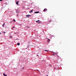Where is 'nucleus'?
Instances as JSON below:
<instances>
[{
  "label": "nucleus",
  "mask_w": 76,
  "mask_h": 76,
  "mask_svg": "<svg viewBox=\"0 0 76 76\" xmlns=\"http://www.w3.org/2000/svg\"><path fill=\"white\" fill-rule=\"evenodd\" d=\"M18 3H19V1H17V2H16V4H17V5H18L19 4Z\"/></svg>",
  "instance_id": "obj_5"
},
{
  "label": "nucleus",
  "mask_w": 76,
  "mask_h": 76,
  "mask_svg": "<svg viewBox=\"0 0 76 76\" xmlns=\"http://www.w3.org/2000/svg\"><path fill=\"white\" fill-rule=\"evenodd\" d=\"M13 20L14 22H16V20H15V19H13Z\"/></svg>",
  "instance_id": "obj_9"
},
{
  "label": "nucleus",
  "mask_w": 76,
  "mask_h": 76,
  "mask_svg": "<svg viewBox=\"0 0 76 76\" xmlns=\"http://www.w3.org/2000/svg\"><path fill=\"white\" fill-rule=\"evenodd\" d=\"M37 56H38V55H37Z\"/></svg>",
  "instance_id": "obj_25"
},
{
  "label": "nucleus",
  "mask_w": 76,
  "mask_h": 76,
  "mask_svg": "<svg viewBox=\"0 0 76 76\" xmlns=\"http://www.w3.org/2000/svg\"><path fill=\"white\" fill-rule=\"evenodd\" d=\"M17 16H18V14H17Z\"/></svg>",
  "instance_id": "obj_23"
},
{
  "label": "nucleus",
  "mask_w": 76,
  "mask_h": 76,
  "mask_svg": "<svg viewBox=\"0 0 76 76\" xmlns=\"http://www.w3.org/2000/svg\"><path fill=\"white\" fill-rule=\"evenodd\" d=\"M39 13V11H36V12H34V13Z\"/></svg>",
  "instance_id": "obj_3"
},
{
  "label": "nucleus",
  "mask_w": 76,
  "mask_h": 76,
  "mask_svg": "<svg viewBox=\"0 0 76 76\" xmlns=\"http://www.w3.org/2000/svg\"><path fill=\"white\" fill-rule=\"evenodd\" d=\"M3 0H0V1H1Z\"/></svg>",
  "instance_id": "obj_17"
},
{
  "label": "nucleus",
  "mask_w": 76,
  "mask_h": 76,
  "mask_svg": "<svg viewBox=\"0 0 76 76\" xmlns=\"http://www.w3.org/2000/svg\"><path fill=\"white\" fill-rule=\"evenodd\" d=\"M1 34V33L0 32V34Z\"/></svg>",
  "instance_id": "obj_24"
},
{
  "label": "nucleus",
  "mask_w": 76,
  "mask_h": 76,
  "mask_svg": "<svg viewBox=\"0 0 76 76\" xmlns=\"http://www.w3.org/2000/svg\"><path fill=\"white\" fill-rule=\"evenodd\" d=\"M14 34H16V33H14Z\"/></svg>",
  "instance_id": "obj_21"
},
{
  "label": "nucleus",
  "mask_w": 76,
  "mask_h": 76,
  "mask_svg": "<svg viewBox=\"0 0 76 76\" xmlns=\"http://www.w3.org/2000/svg\"><path fill=\"white\" fill-rule=\"evenodd\" d=\"M24 68H25V67H23V68H22V69H24Z\"/></svg>",
  "instance_id": "obj_13"
},
{
  "label": "nucleus",
  "mask_w": 76,
  "mask_h": 76,
  "mask_svg": "<svg viewBox=\"0 0 76 76\" xmlns=\"http://www.w3.org/2000/svg\"><path fill=\"white\" fill-rule=\"evenodd\" d=\"M45 9L46 10V11H47V9L45 8Z\"/></svg>",
  "instance_id": "obj_14"
},
{
  "label": "nucleus",
  "mask_w": 76,
  "mask_h": 76,
  "mask_svg": "<svg viewBox=\"0 0 76 76\" xmlns=\"http://www.w3.org/2000/svg\"><path fill=\"white\" fill-rule=\"evenodd\" d=\"M36 22H37V23H40V21H39V20H37V21H36Z\"/></svg>",
  "instance_id": "obj_2"
},
{
  "label": "nucleus",
  "mask_w": 76,
  "mask_h": 76,
  "mask_svg": "<svg viewBox=\"0 0 76 76\" xmlns=\"http://www.w3.org/2000/svg\"><path fill=\"white\" fill-rule=\"evenodd\" d=\"M26 16H27V17H26V18H29V16L30 17V16H31V15H26Z\"/></svg>",
  "instance_id": "obj_1"
},
{
  "label": "nucleus",
  "mask_w": 76,
  "mask_h": 76,
  "mask_svg": "<svg viewBox=\"0 0 76 76\" xmlns=\"http://www.w3.org/2000/svg\"><path fill=\"white\" fill-rule=\"evenodd\" d=\"M4 32V33H6V32Z\"/></svg>",
  "instance_id": "obj_20"
},
{
  "label": "nucleus",
  "mask_w": 76,
  "mask_h": 76,
  "mask_svg": "<svg viewBox=\"0 0 76 76\" xmlns=\"http://www.w3.org/2000/svg\"><path fill=\"white\" fill-rule=\"evenodd\" d=\"M3 25H5V23H4Z\"/></svg>",
  "instance_id": "obj_19"
},
{
  "label": "nucleus",
  "mask_w": 76,
  "mask_h": 76,
  "mask_svg": "<svg viewBox=\"0 0 76 76\" xmlns=\"http://www.w3.org/2000/svg\"><path fill=\"white\" fill-rule=\"evenodd\" d=\"M18 45H20V44L19 43H18L17 44Z\"/></svg>",
  "instance_id": "obj_10"
},
{
  "label": "nucleus",
  "mask_w": 76,
  "mask_h": 76,
  "mask_svg": "<svg viewBox=\"0 0 76 76\" xmlns=\"http://www.w3.org/2000/svg\"><path fill=\"white\" fill-rule=\"evenodd\" d=\"M3 75L4 76H7L4 73H3Z\"/></svg>",
  "instance_id": "obj_6"
},
{
  "label": "nucleus",
  "mask_w": 76,
  "mask_h": 76,
  "mask_svg": "<svg viewBox=\"0 0 76 76\" xmlns=\"http://www.w3.org/2000/svg\"><path fill=\"white\" fill-rule=\"evenodd\" d=\"M15 28V26H13L12 27V28Z\"/></svg>",
  "instance_id": "obj_15"
},
{
  "label": "nucleus",
  "mask_w": 76,
  "mask_h": 76,
  "mask_svg": "<svg viewBox=\"0 0 76 76\" xmlns=\"http://www.w3.org/2000/svg\"><path fill=\"white\" fill-rule=\"evenodd\" d=\"M49 66H51V65H49Z\"/></svg>",
  "instance_id": "obj_22"
},
{
  "label": "nucleus",
  "mask_w": 76,
  "mask_h": 76,
  "mask_svg": "<svg viewBox=\"0 0 76 76\" xmlns=\"http://www.w3.org/2000/svg\"><path fill=\"white\" fill-rule=\"evenodd\" d=\"M31 13H32V12H33V10H31Z\"/></svg>",
  "instance_id": "obj_8"
},
{
  "label": "nucleus",
  "mask_w": 76,
  "mask_h": 76,
  "mask_svg": "<svg viewBox=\"0 0 76 76\" xmlns=\"http://www.w3.org/2000/svg\"><path fill=\"white\" fill-rule=\"evenodd\" d=\"M50 39H48L47 40V42H50Z\"/></svg>",
  "instance_id": "obj_4"
},
{
  "label": "nucleus",
  "mask_w": 76,
  "mask_h": 76,
  "mask_svg": "<svg viewBox=\"0 0 76 76\" xmlns=\"http://www.w3.org/2000/svg\"><path fill=\"white\" fill-rule=\"evenodd\" d=\"M28 28H29V27H27Z\"/></svg>",
  "instance_id": "obj_16"
},
{
  "label": "nucleus",
  "mask_w": 76,
  "mask_h": 76,
  "mask_svg": "<svg viewBox=\"0 0 76 76\" xmlns=\"http://www.w3.org/2000/svg\"><path fill=\"white\" fill-rule=\"evenodd\" d=\"M43 11H44V12H45L46 11V10H45V9Z\"/></svg>",
  "instance_id": "obj_7"
},
{
  "label": "nucleus",
  "mask_w": 76,
  "mask_h": 76,
  "mask_svg": "<svg viewBox=\"0 0 76 76\" xmlns=\"http://www.w3.org/2000/svg\"><path fill=\"white\" fill-rule=\"evenodd\" d=\"M29 13H31V12H29Z\"/></svg>",
  "instance_id": "obj_26"
},
{
  "label": "nucleus",
  "mask_w": 76,
  "mask_h": 76,
  "mask_svg": "<svg viewBox=\"0 0 76 76\" xmlns=\"http://www.w3.org/2000/svg\"><path fill=\"white\" fill-rule=\"evenodd\" d=\"M2 26L3 27H4V24L2 25Z\"/></svg>",
  "instance_id": "obj_12"
},
{
  "label": "nucleus",
  "mask_w": 76,
  "mask_h": 76,
  "mask_svg": "<svg viewBox=\"0 0 76 76\" xmlns=\"http://www.w3.org/2000/svg\"><path fill=\"white\" fill-rule=\"evenodd\" d=\"M45 50V51H48V52L49 51L47 50Z\"/></svg>",
  "instance_id": "obj_11"
},
{
  "label": "nucleus",
  "mask_w": 76,
  "mask_h": 76,
  "mask_svg": "<svg viewBox=\"0 0 76 76\" xmlns=\"http://www.w3.org/2000/svg\"><path fill=\"white\" fill-rule=\"evenodd\" d=\"M54 69H56V68H55V67H54Z\"/></svg>",
  "instance_id": "obj_18"
}]
</instances>
